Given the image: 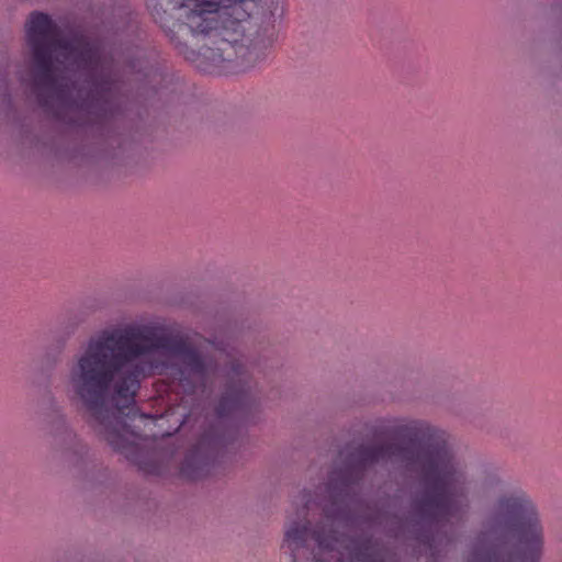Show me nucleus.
<instances>
[{
    "label": "nucleus",
    "instance_id": "nucleus-1",
    "mask_svg": "<svg viewBox=\"0 0 562 562\" xmlns=\"http://www.w3.org/2000/svg\"><path fill=\"white\" fill-rule=\"evenodd\" d=\"M216 369L212 359L202 357L182 336L127 325L102 330L90 338L70 371V383L109 445L133 458L139 441L170 436L171 431L143 435L136 431L138 426L130 422L156 424L176 414L172 409L159 417L139 414L135 397L140 380L147 375L168 374L187 396H191L204 393Z\"/></svg>",
    "mask_w": 562,
    "mask_h": 562
},
{
    "label": "nucleus",
    "instance_id": "nucleus-2",
    "mask_svg": "<svg viewBox=\"0 0 562 562\" xmlns=\"http://www.w3.org/2000/svg\"><path fill=\"white\" fill-rule=\"evenodd\" d=\"M25 43L32 71L29 85L42 108L69 105L77 91L82 105L113 115L116 82L99 42L82 34L63 37L49 15L35 11L25 23Z\"/></svg>",
    "mask_w": 562,
    "mask_h": 562
},
{
    "label": "nucleus",
    "instance_id": "nucleus-3",
    "mask_svg": "<svg viewBox=\"0 0 562 562\" xmlns=\"http://www.w3.org/2000/svg\"><path fill=\"white\" fill-rule=\"evenodd\" d=\"M427 442L414 452L395 442L361 445L348 456L344 469L330 475L328 492L335 504L342 493L362 477L364 470L376 462L401 459L418 465L423 493L414 502L415 513L431 525L460 521L467 510V475L463 465L454 458L441 435L427 428Z\"/></svg>",
    "mask_w": 562,
    "mask_h": 562
},
{
    "label": "nucleus",
    "instance_id": "nucleus-4",
    "mask_svg": "<svg viewBox=\"0 0 562 562\" xmlns=\"http://www.w3.org/2000/svg\"><path fill=\"white\" fill-rule=\"evenodd\" d=\"M175 13L158 9L155 0L147 7L169 40L186 54L189 35L215 33L235 53L236 63L252 67L268 55L276 41L277 3L263 0H179Z\"/></svg>",
    "mask_w": 562,
    "mask_h": 562
},
{
    "label": "nucleus",
    "instance_id": "nucleus-5",
    "mask_svg": "<svg viewBox=\"0 0 562 562\" xmlns=\"http://www.w3.org/2000/svg\"><path fill=\"white\" fill-rule=\"evenodd\" d=\"M544 528L532 499L521 490L501 495L470 562H540Z\"/></svg>",
    "mask_w": 562,
    "mask_h": 562
},
{
    "label": "nucleus",
    "instance_id": "nucleus-6",
    "mask_svg": "<svg viewBox=\"0 0 562 562\" xmlns=\"http://www.w3.org/2000/svg\"><path fill=\"white\" fill-rule=\"evenodd\" d=\"M311 503L299 513L301 521H292L285 529L282 548L290 553L292 562H396L390 552L369 538H351L339 535L334 525L340 514L325 508V517L330 522L311 528L306 514Z\"/></svg>",
    "mask_w": 562,
    "mask_h": 562
},
{
    "label": "nucleus",
    "instance_id": "nucleus-7",
    "mask_svg": "<svg viewBox=\"0 0 562 562\" xmlns=\"http://www.w3.org/2000/svg\"><path fill=\"white\" fill-rule=\"evenodd\" d=\"M255 406L249 374L239 361H233L229 381L216 407L217 418L221 424L246 422Z\"/></svg>",
    "mask_w": 562,
    "mask_h": 562
},
{
    "label": "nucleus",
    "instance_id": "nucleus-8",
    "mask_svg": "<svg viewBox=\"0 0 562 562\" xmlns=\"http://www.w3.org/2000/svg\"><path fill=\"white\" fill-rule=\"evenodd\" d=\"M233 439L231 429L222 432L211 429L204 432L199 442L186 454L180 468L181 475L188 480H199L209 475L220 451Z\"/></svg>",
    "mask_w": 562,
    "mask_h": 562
},
{
    "label": "nucleus",
    "instance_id": "nucleus-9",
    "mask_svg": "<svg viewBox=\"0 0 562 562\" xmlns=\"http://www.w3.org/2000/svg\"><path fill=\"white\" fill-rule=\"evenodd\" d=\"M190 415H191V413L190 414H182L177 419V426L175 427V431L178 430L182 425H184V424H187L189 422Z\"/></svg>",
    "mask_w": 562,
    "mask_h": 562
}]
</instances>
